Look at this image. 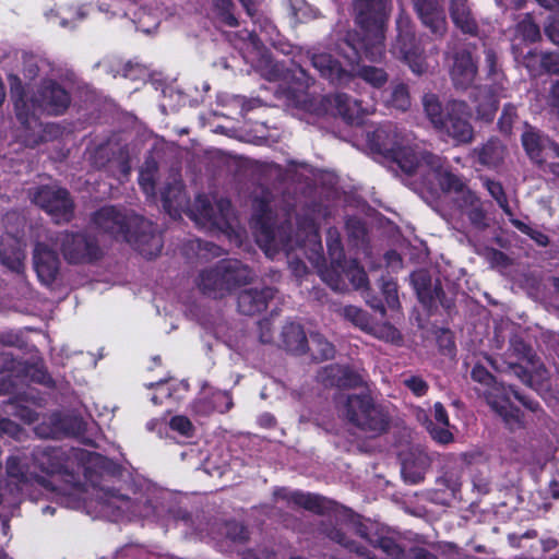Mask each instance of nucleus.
<instances>
[{
    "label": "nucleus",
    "mask_w": 559,
    "mask_h": 559,
    "mask_svg": "<svg viewBox=\"0 0 559 559\" xmlns=\"http://www.w3.org/2000/svg\"><path fill=\"white\" fill-rule=\"evenodd\" d=\"M374 138L372 145L377 150L390 153L405 174L415 176L429 191L440 189L453 193L456 210L467 216L472 226L477 229L488 226L481 200L448 169L442 157L421 150L413 143L411 134L402 133L396 128H379Z\"/></svg>",
    "instance_id": "obj_1"
},
{
    "label": "nucleus",
    "mask_w": 559,
    "mask_h": 559,
    "mask_svg": "<svg viewBox=\"0 0 559 559\" xmlns=\"http://www.w3.org/2000/svg\"><path fill=\"white\" fill-rule=\"evenodd\" d=\"M11 97L14 102L16 118L25 129L24 141L32 146L48 140V134L56 129L52 124L44 126L37 118V112L60 115L70 105L69 93L51 80L44 81L32 95L23 92L21 81L16 75L9 76Z\"/></svg>",
    "instance_id": "obj_2"
},
{
    "label": "nucleus",
    "mask_w": 559,
    "mask_h": 559,
    "mask_svg": "<svg viewBox=\"0 0 559 559\" xmlns=\"http://www.w3.org/2000/svg\"><path fill=\"white\" fill-rule=\"evenodd\" d=\"M97 228L134 247L147 259L158 255L163 240L152 222L115 206H104L93 217Z\"/></svg>",
    "instance_id": "obj_3"
},
{
    "label": "nucleus",
    "mask_w": 559,
    "mask_h": 559,
    "mask_svg": "<svg viewBox=\"0 0 559 559\" xmlns=\"http://www.w3.org/2000/svg\"><path fill=\"white\" fill-rule=\"evenodd\" d=\"M163 207L171 216H179L188 211L191 219L204 228L224 230L229 226L231 213L230 202L226 199L216 200L213 204L206 195H198L192 207H189L182 183L174 178L173 183L162 191Z\"/></svg>",
    "instance_id": "obj_4"
},
{
    "label": "nucleus",
    "mask_w": 559,
    "mask_h": 559,
    "mask_svg": "<svg viewBox=\"0 0 559 559\" xmlns=\"http://www.w3.org/2000/svg\"><path fill=\"white\" fill-rule=\"evenodd\" d=\"M354 12L364 35L360 48L371 61L384 56V26L388 17V0H355Z\"/></svg>",
    "instance_id": "obj_5"
},
{
    "label": "nucleus",
    "mask_w": 559,
    "mask_h": 559,
    "mask_svg": "<svg viewBox=\"0 0 559 559\" xmlns=\"http://www.w3.org/2000/svg\"><path fill=\"white\" fill-rule=\"evenodd\" d=\"M472 378L484 386L479 391L486 397L488 405L502 418L511 430L520 429L525 425L524 415L511 402L512 396L531 411L535 412L537 409L536 403H527L512 389L497 383L492 376L481 366L477 365L473 368Z\"/></svg>",
    "instance_id": "obj_6"
},
{
    "label": "nucleus",
    "mask_w": 559,
    "mask_h": 559,
    "mask_svg": "<svg viewBox=\"0 0 559 559\" xmlns=\"http://www.w3.org/2000/svg\"><path fill=\"white\" fill-rule=\"evenodd\" d=\"M253 277L250 269L238 260H222L199 271L194 283L199 290L212 298H223L237 286Z\"/></svg>",
    "instance_id": "obj_7"
},
{
    "label": "nucleus",
    "mask_w": 559,
    "mask_h": 559,
    "mask_svg": "<svg viewBox=\"0 0 559 559\" xmlns=\"http://www.w3.org/2000/svg\"><path fill=\"white\" fill-rule=\"evenodd\" d=\"M360 47L343 41L333 51L311 48L305 51L312 67L319 74L333 84H344L352 78L354 64L357 62ZM364 53V51H361Z\"/></svg>",
    "instance_id": "obj_8"
},
{
    "label": "nucleus",
    "mask_w": 559,
    "mask_h": 559,
    "mask_svg": "<svg viewBox=\"0 0 559 559\" xmlns=\"http://www.w3.org/2000/svg\"><path fill=\"white\" fill-rule=\"evenodd\" d=\"M397 37L392 52L403 60L413 73L420 75L428 71L429 66L419 46L409 17L401 15L396 22Z\"/></svg>",
    "instance_id": "obj_9"
},
{
    "label": "nucleus",
    "mask_w": 559,
    "mask_h": 559,
    "mask_svg": "<svg viewBox=\"0 0 559 559\" xmlns=\"http://www.w3.org/2000/svg\"><path fill=\"white\" fill-rule=\"evenodd\" d=\"M471 115L467 103L451 100L445 105V118L437 131L450 138L455 144H468L474 140Z\"/></svg>",
    "instance_id": "obj_10"
},
{
    "label": "nucleus",
    "mask_w": 559,
    "mask_h": 559,
    "mask_svg": "<svg viewBox=\"0 0 559 559\" xmlns=\"http://www.w3.org/2000/svg\"><path fill=\"white\" fill-rule=\"evenodd\" d=\"M56 241L60 245L64 259L70 263L91 262L100 255L96 240L85 234L62 233Z\"/></svg>",
    "instance_id": "obj_11"
},
{
    "label": "nucleus",
    "mask_w": 559,
    "mask_h": 559,
    "mask_svg": "<svg viewBox=\"0 0 559 559\" xmlns=\"http://www.w3.org/2000/svg\"><path fill=\"white\" fill-rule=\"evenodd\" d=\"M33 201L57 223L68 222L72 216L73 203L64 189L41 187L34 193Z\"/></svg>",
    "instance_id": "obj_12"
},
{
    "label": "nucleus",
    "mask_w": 559,
    "mask_h": 559,
    "mask_svg": "<svg viewBox=\"0 0 559 559\" xmlns=\"http://www.w3.org/2000/svg\"><path fill=\"white\" fill-rule=\"evenodd\" d=\"M259 206V214L255 221V237L261 249H263L265 254L270 258H273L280 250L292 249V246L280 237L278 231H275L269 224V205L260 203Z\"/></svg>",
    "instance_id": "obj_13"
},
{
    "label": "nucleus",
    "mask_w": 559,
    "mask_h": 559,
    "mask_svg": "<svg viewBox=\"0 0 559 559\" xmlns=\"http://www.w3.org/2000/svg\"><path fill=\"white\" fill-rule=\"evenodd\" d=\"M449 60V74L454 87L462 91L471 87L478 73V67L472 53L461 49L453 52Z\"/></svg>",
    "instance_id": "obj_14"
},
{
    "label": "nucleus",
    "mask_w": 559,
    "mask_h": 559,
    "mask_svg": "<svg viewBox=\"0 0 559 559\" xmlns=\"http://www.w3.org/2000/svg\"><path fill=\"white\" fill-rule=\"evenodd\" d=\"M347 416L357 426L370 431H382L384 421L369 397L352 396L347 402Z\"/></svg>",
    "instance_id": "obj_15"
},
{
    "label": "nucleus",
    "mask_w": 559,
    "mask_h": 559,
    "mask_svg": "<svg viewBox=\"0 0 559 559\" xmlns=\"http://www.w3.org/2000/svg\"><path fill=\"white\" fill-rule=\"evenodd\" d=\"M522 144L530 158L537 164L544 163L549 157L559 158V145L528 124H525Z\"/></svg>",
    "instance_id": "obj_16"
},
{
    "label": "nucleus",
    "mask_w": 559,
    "mask_h": 559,
    "mask_svg": "<svg viewBox=\"0 0 559 559\" xmlns=\"http://www.w3.org/2000/svg\"><path fill=\"white\" fill-rule=\"evenodd\" d=\"M423 24L437 37H443L448 25L444 11L437 0H413Z\"/></svg>",
    "instance_id": "obj_17"
},
{
    "label": "nucleus",
    "mask_w": 559,
    "mask_h": 559,
    "mask_svg": "<svg viewBox=\"0 0 559 559\" xmlns=\"http://www.w3.org/2000/svg\"><path fill=\"white\" fill-rule=\"evenodd\" d=\"M33 264L39 281L50 285L59 271V259L57 253L44 242H38L34 248Z\"/></svg>",
    "instance_id": "obj_18"
},
{
    "label": "nucleus",
    "mask_w": 559,
    "mask_h": 559,
    "mask_svg": "<svg viewBox=\"0 0 559 559\" xmlns=\"http://www.w3.org/2000/svg\"><path fill=\"white\" fill-rule=\"evenodd\" d=\"M506 96V92H503V95L496 93V85L484 84L477 86L472 95L476 118L484 122H491L497 112L500 98Z\"/></svg>",
    "instance_id": "obj_19"
},
{
    "label": "nucleus",
    "mask_w": 559,
    "mask_h": 559,
    "mask_svg": "<svg viewBox=\"0 0 559 559\" xmlns=\"http://www.w3.org/2000/svg\"><path fill=\"white\" fill-rule=\"evenodd\" d=\"M103 511L112 520H119L123 515L148 518L153 514L152 506L134 503L129 498L116 493L108 497Z\"/></svg>",
    "instance_id": "obj_20"
},
{
    "label": "nucleus",
    "mask_w": 559,
    "mask_h": 559,
    "mask_svg": "<svg viewBox=\"0 0 559 559\" xmlns=\"http://www.w3.org/2000/svg\"><path fill=\"white\" fill-rule=\"evenodd\" d=\"M25 250L22 242L7 235L0 241V263L9 271L22 275L25 270Z\"/></svg>",
    "instance_id": "obj_21"
},
{
    "label": "nucleus",
    "mask_w": 559,
    "mask_h": 559,
    "mask_svg": "<svg viewBox=\"0 0 559 559\" xmlns=\"http://www.w3.org/2000/svg\"><path fill=\"white\" fill-rule=\"evenodd\" d=\"M417 418L423 421L430 436L440 443H449L453 439L450 431L448 414L441 403L433 405V420L428 419L423 412L417 414Z\"/></svg>",
    "instance_id": "obj_22"
},
{
    "label": "nucleus",
    "mask_w": 559,
    "mask_h": 559,
    "mask_svg": "<svg viewBox=\"0 0 559 559\" xmlns=\"http://www.w3.org/2000/svg\"><path fill=\"white\" fill-rule=\"evenodd\" d=\"M274 296L271 287L262 289H245L238 296V309L246 316H254L266 309L269 300Z\"/></svg>",
    "instance_id": "obj_23"
},
{
    "label": "nucleus",
    "mask_w": 559,
    "mask_h": 559,
    "mask_svg": "<svg viewBox=\"0 0 559 559\" xmlns=\"http://www.w3.org/2000/svg\"><path fill=\"white\" fill-rule=\"evenodd\" d=\"M449 11L453 24L462 33L472 36L478 35V25L468 0H451Z\"/></svg>",
    "instance_id": "obj_24"
},
{
    "label": "nucleus",
    "mask_w": 559,
    "mask_h": 559,
    "mask_svg": "<svg viewBox=\"0 0 559 559\" xmlns=\"http://www.w3.org/2000/svg\"><path fill=\"white\" fill-rule=\"evenodd\" d=\"M10 483L0 491V503L15 504L24 485V474L19 459L11 457L7 463Z\"/></svg>",
    "instance_id": "obj_25"
},
{
    "label": "nucleus",
    "mask_w": 559,
    "mask_h": 559,
    "mask_svg": "<svg viewBox=\"0 0 559 559\" xmlns=\"http://www.w3.org/2000/svg\"><path fill=\"white\" fill-rule=\"evenodd\" d=\"M331 104L335 107L337 114L349 123H359L364 115L369 114L358 100L343 93L335 94Z\"/></svg>",
    "instance_id": "obj_26"
},
{
    "label": "nucleus",
    "mask_w": 559,
    "mask_h": 559,
    "mask_svg": "<svg viewBox=\"0 0 559 559\" xmlns=\"http://www.w3.org/2000/svg\"><path fill=\"white\" fill-rule=\"evenodd\" d=\"M283 343L287 349H304L309 344L308 338L299 324L288 323L283 328L282 332ZM312 345L320 346L321 340L318 334L310 335Z\"/></svg>",
    "instance_id": "obj_27"
},
{
    "label": "nucleus",
    "mask_w": 559,
    "mask_h": 559,
    "mask_svg": "<svg viewBox=\"0 0 559 559\" xmlns=\"http://www.w3.org/2000/svg\"><path fill=\"white\" fill-rule=\"evenodd\" d=\"M475 153L477 154V159L481 165L489 168H496L503 162L507 150L499 140L491 139L481 147L476 148Z\"/></svg>",
    "instance_id": "obj_28"
},
{
    "label": "nucleus",
    "mask_w": 559,
    "mask_h": 559,
    "mask_svg": "<svg viewBox=\"0 0 559 559\" xmlns=\"http://www.w3.org/2000/svg\"><path fill=\"white\" fill-rule=\"evenodd\" d=\"M414 288L417 293L419 300L425 305H431L435 299L439 298V290L432 288L429 275L424 272H415L411 276Z\"/></svg>",
    "instance_id": "obj_29"
},
{
    "label": "nucleus",
    "mask_w": 559,
    "mask_h": 559,
    "mask_svg": "<svg viewBox=\"0 0 559 559\" xmlns=\"http://www.w3.org/2000/svg\"><path fill=\"white\" fill-rule=\"evenodd\" d=\"M485 64L487 69V78L491 81L490 85H496V93L503 95L507 91L506 78L498 66V58L492 49L485 51Z\"/></svg>",
    "instance_id": "obj_30"
},
{
    "label": "nucleus",
    "mask_w": 559,
    "mask_h": 559,
    "mask_svg": "<svg viewBox=\"0 0 559 559\" xmlns=\"http://www.w3.org/2000/svg\"><path fill=\"white\" fill-rule=\"evenodd\" d=\"M423 107L424 111L426 114V117L430 121V123L433 126L436 130L440 126H442V122L445 118V107H442V104L439 99V97L436 94L428 93L425 94L423 97Z\"/></svg>",
    "instance_id": "obj_31"
},
{
    "label": "nucleus",
    "mask_w": 559,
    "mask_h": 559,
    "mask_svg": "<svg viewBox=\"0 0 559 559\" xmlns=\"http://www.w3.org/2000/svg\"><path fill=\"white\" fill-rule=\"evenodd\" d=\"M343 265L340 262H333L331 267L321 271L322 280L335 292H344L347 284L342 272Z\"/></svg>",
    "instance_id": "obj_32"
},
{
    "label": "nucleus",
    "mask_w": 559,
    "mask_h": 559,
    "mask_svg": "<svg viewBox=\"0 0 559 559\" xmlns=\"http://www.w3.org/2000/svg\"><path fill=\"white\" fill-rule=\"evenodd\" d=\"M157 173V164L154 159H147L143 164L140 176L139 183L142 190L146 195L155 194V175Z\"/></svg>",
    "instance_id": "obj_33"
},
{
    "label": "nucleus",
    "mask_w": 559,
    "mask_h": 559,
    "mask_svg": "<svg viewBox=\"0 0 559 559\" xmlns=\"http://www.w3.org/2000/svg\"><path fill=\"white\" fill-rule=\"evenodd\" d=\"M515 37L526 43H534L540 38L539 27L532 16L526 14L515 27Z\"/></svg>",
    "instance_id": "obj_34"
},
{
    "label": "nucleus",
    "mask_w": 559,
    "mask_h": 559,
    "mask_svg": "<svg viewBox=\"0 0 559 559\" xmlns=\"http://www.w3.org/2000/svg\"><path fill=\"white\" fill-rule=\"evenodd\" d=\"M342 272L344 277H346L354 288L360 289L365 288L368 285L367 274L364 269H361L356 261L345 262L342 267Z\"/></svg>",
    "instance_id": "obj_35"
},
{
    "label": "nucleus",
    "mask_w": 559,
    "mask_h": 559,
    "mask_svg": "<svg viewBox=\"0 0 559 559\" xmlns=\"http://www.w3.org/2000/svg\"><path fill=\"white\" fill-rule=\"evenodd\" d=\"M233 406L231 397L227 392L217 391L213 394V401L211 406L198 403L195 405L197 412L201 414H207L211 411H217L219 413L227 412Z\"/></svg>",
    "instance_id": "obj_36"
},
{
    "label": "nucleus",
    "mask_w": 559,
    "mask_h": 559,
    "mask_svg": "<svg viewBox=\"0 0 559 559\" xmlns=\"http://www.w3.org/2000/svg\"><path fill=\"white\" fill-rule=\"evenodd\" d=\"M484 186L490 193V195L497 201L499 206L503 210L506 215L510 218L514 216L512 210L509 206L508 200L506 198L503 188L500 182L493 181L490 179H484Z\"/></svg>",
    "instance_id": "obj_37"
},
{
    "label": "nucleus",
    "mask_w": 559,
    "mask_h": 559,
    "mask_svg": "<svg viewBox=\"0 0 559 559\" xmlns=\"http://www.w3.org/2000/svg\"><path fill=\"white\" fill-rule=\"evenodd\" d=\"M389 103L392 107L406 110L411 106L408 88L405 84L399 83L392 87Z\"/></svg>",
    "instance_id": "obj_38"
},
{
    "label": "nucleus",
    "mask_w": 559,
    "mask_h": 559,
    "mask_svg": "<svg viewBox=\"0 0 559 559\" xmlns=\"http://www.w3.org/2000/svg\"><path fill=\"white\" fill-rule=\"evenodd\" d=\"M358 75L374 87H380L388 81V74L383 69L376 67H361Z\"/></svg>",
    "instance_id": "obj_39"
},
{
    "label": "nucleus",
    "mask_w": 559,
    "mask_h": 559,
    "mask_svg": "<svg viewBox=\"0 0 559 559\" xmlns=\"http://www.w3.org/2000/svg\"><path fill=\"white\" fill-rule=\"evenodd\" d=\"M213 5L217 16L226 25L234 27L238 24L237 19L231 12L233 2L230 0H214Z\"/></svg>",
    "instance_id": "obj_40"
},
{
    "label": "nucleus",
    "mask_w": 559,
    "mask_h": 559,
    "mask_svg": "<svg viewBox=\"0 0 559 559\" xmlns=\"http://www.w3.org/2000/svg\"><path fill=\"white\" fill-rule=\"evenodd\" d=\"M296 504L304 507L305 509L320 512L321 511V498L310 493L293 492L289 497Z\"/></svg>",
    "instance_id": "obj_41"
},
{
    "label": "nucleus",
    "mask_w": 559,
    "mask_h": 559,
    "mask_svg": "<svg viewBox=\"0 0 559 559\" xmlns=\"http://www.w3.org/2000/svg\"><path fill=\"white\" fill-rule=\"evenodd\" d=\"M511 224L519 229L521 233L528 235L533 240H535L539 246H547L549 242L548 237L536 229H533L527 224L516 219L514 216L510 218Z\"/></svg>",
    "instance_id": "obj_42"
},
{
    "label": "nucleus",
    "mask_w": 559,
    "mask_h": 559,
    "mask_svg": "<svg viewBox=\"0 0 559 559\" xmlns=\"http://www.w3.org/2000/svg\"><path fill=\"white\" fill-rule=\"evenodd\" d=\"M43 64L44 61L38 57L27 52L23 53V73L26 79H35Z\"/></svg>",
    "instance_id": "obj_43"
},
{
    "label": "nucleus",
    "mask_w": 559,
    "mask_h": 559,
    "mask_svg": "<svg viewBox=\"0 0 559 559\" xmlns=\"http://www.w3.org/2000/svg\"><path fill=\"white\" fill-rule=\"evenodd\" d=\"M516 118L518 112L515 106L512 104H506L498 121L500 131L507 134L510 133Z\"/></svg>",
    "instance_id": "obj_44"
},
{
    "label": "nucleus",
    "mask_w": 559,
    "mask_h": 559,
    "mask_svg": "<svg viewBox=\"0 0 559 559\" xmlns=\"http://www.w3.org/2000/svg\"><path fill=\"white\" fill-rule=\"evenodd\" d=\"M343 314L347 320L362 330L366 329L369 324L367 313L355 306L344 307Z\"/></svg>",
    "instance_id": "obj_45"
},
{
    "label": "nucleus",
    "mask_w": 559,
    "mask_h": 559,
    "mask_svg": "<svg viewBox=\"0 0 559 559\" xmlns=\"http://www.w3.org/2000/svg\"><path fill=\"white\" fill-rule=\"evenodd\" d=\"M147 389H154L155 392L151 396V401L153 404L163 403L164 399L171 396L170 385L167 381L158 380L155 383L145 384Z\"/></svg>",
    "instance_id": "obj_46"
},
{
    "label": "nucleus",
    "mask_w": 559,
    "mask_h": 559,
    "mask_svg": "<svg viewBox=\"0 0 559 559\" xmlns=\"http://www.w3.org/2000/svg\"><path fill=\"white\" fill-rule=\"evenodd\" d=\"M169 426L171 430L177 431L179 435L187 438L191 437L194 431V427L190 419L181 415L173 417Z\"/></svg>",
    "instance_id": "obj_47"
},
{
    "label": "nucleus",
    "mask_w": 559,
    "mask_h": 559,
    "mask_svg": "<svg viewBox=\"0 0 559 559\" xmlns=\"http://www.w3.org/2000/svg\"><path fill=\"white\" fill-rule=\"evenodd\" d=\"M432 337L439 349H452L455 346L453 334L448 329H437L432 332Z\"/></svg>",
    "instance_id": "obj_48"
},
{
    "label": "nucleus",
    "mask_w": 559,
    "mask_h": 559,
    "mask_svg": "<svg viewBox=\"0 0 559 559\" xmlns=\"http://www.w3.org/2000/svg\"><path fill=\"white\" fill-rule=\"evenodd\" d=\"M382 293L384 295L385 301L391 309H396L400 306L399 296H397V286L393 281H382Z\"/></svg>",
    "instance_id": "obj_49"
},
{
    "label": "nucleus",
    "mask_w": 559,
    "mask_h": 559,
    "mask_svg": "<svg viewBox=\"0 0 559 559\" xmlns=\"http://www.w3.org/2000/svg\"><path fill=\"white\" fill-rule=\"evenodd\" d=\"M540 63L547 72L559 74V53L542 55Z\"/></svg>",
    "instance_id": "obj_50"
},
{
    "label": "nucleus",
    "mask_w": 559,
    "mask_h": 559,
    "mask_svg": "<svg viewBox=\"0 0 559 559\" xmlns=\"http://www.w3.org/2000/svg\"><path fill=\"white\" fill-rule=\"evenodd\" d=\"M545 33L555 45H559V15L549 17L545 24Z\"/></svg>",
    "instance_id": "obj_51"
},
{
    "label": "nucleus",
    "mask_w": 559,
    "mask_h": 559,
    "mask_svg": "<svg viewBox=\"0 0 559 559\" xmlns=\"http://www.w3.org/2000/svg\"><path fill=\"white\" fill-rule=\"evenodd\" d=\"M328 246L330 253L333 258V262H340L338 258L342 257V248L340 238L336 231L329 230Z\"/></svg>",
    "instance_id": "obj_52"
},
{
    "label": "nucleus",
    "mask_w": 559,
    "mask_h": 559,
    "mask_svg": "<svg viewBox=\"0 0 559 559\" xmlns=\"http://www.w3.org/2000/svg\"><path fill=\"white\" fill-rule=\"evenodd\" d=\"M404 383L417 396L424 395L428 389L427 383L418 377H411Z\"/></svg>",
    "instance_id": "obj_53"
},
{
    "label": "nucleus",
    "mask_w": 559,
    "mask_h": 559,
    "mask_svg": "<svg viewBox=\"0 0 559 559\" xmlns=\"http://www.w3.org/2000/svg\"><path fill=\"white\" fill-rule=\"evenodd\" d=\"M192 243L197 245V248L199 249V253L198 254H199L200 258H206L207 253L213 255V257L221 255V249L217 246L213 245V243L203 242L201 240H195Z\"/></svg>",
    "instance_id": "obj_54"
},
{
    "label": "nucleus",
    "mask_w": 559,
    "mask_h": 559,
    "mask_svg": "<svg viewBox=\"0 0 559 559\" xmlns=\"http://www.w3.org/2000/svg\"><path fill=\"white\" fill-rule=\"evenodd\" d=\"M338 381L341 385L356 386L362 382V376L352 371H343V376Z\"/></svg>",
    "instance_id": "obj_55"
},
{
    "label": "nucleus",
    "mask_w": 559,
    "mask_h": 559,
    "mask_svg": "<svg viewBox=\"0 0 559 559\" xmlns=\"http://www.w3.org/2000/svg\"><path fill=\"white\" fill-rule=\"evenodd\" d=\"M27 374L31 377L32 380H34L36 382L44 383V384L50 383V378L46 373V371L43 369V367H38V366L32 367L31 369L27 370Z\"/></svg>",
    "instance_id": "obj_56"
},
{
    "label": "nucleus",
    "mask_w": 559,
    "mask_h": 559,
    "mask_svg": "<svg viewBox=\"0 0 559 559\" xmlns=\"http://www.w3.org/2000/svg\"><path fill=\"white\" fill-rule=\"evenodd\" d=\"M246 35L248 38V41L245 43L246 49L249 50L252 48V50H254L258 56H261L263 60L269 62L266 57L261 52V41L258 38V36L255 34L249 33V32H247Z\"/></svg>",
    "instance_id": "obj_57"
},
{
    "label": "nucleus",
    "mask_w": 559,
    "mask_h": 559,
    "mask_svg": "<svg viewBox=\"0 0 559 559\" xmlns=\"http://www.w3.org/2000/svg\"><path fill=\"white\" fill-rule=\"evenodd\" d=\"M227 534L234 540H242L247 536L245 527L238 523L228 524L227 525Z\"/></svg>",
    "instance_id": "obj_58"
},
{
    "label": "nucleus",
    "mask_w": 559,
    "mask_h": 559,
    "mask_svg": "<svg viewBox=\"0 0 559 559\" xmlns=\"http://www.w3.org/2000/svg\"><path fill=\"white\" fill-rule=\"evenodd\" d=\"M226 329L224 326H221L217 331V333H222L224 334L223 335V341H222V345H225L227 347H234V346H238L239 345V337L236 333H226Z\"/></svg>",
    "instance_id": "obj_59"
},
{
    "label": "nucleus",
    "mask_w": 559,
    "mask_h": 559,
    "mask_svg": "<svg viewBox=\"0 0 559 559\" xmlns=\"http://www.w3.org/2000/svg\"><path fill=\"white\" fill-rule=\"evenodd\" d=\"M19 337L11 332H0V346H17Z\"/></svg>",
    "instance_id": "obj_60"
},
{
    "label": "nucleus",
    "mask_w": 559,
    "mask_h": 559,
    "mask_svg": "<svg viewBox=\"0 0 559 559\" xmlns=\"http://www.w3.org/2000/svg\"><path fill=\"white\" fill-rule=\"evenodd\" d=\"M260 328V341L261 344L266 345L271 340V325L269 321H262L259 323Z\"/></svg>",
    "instance_id": "obj_61"
},
{
    "label": "nucleus",
    "mask_w": 559,
    "mask_h": 559,
    "mask_svg": "<svg viewBox=\"0 0 559 559\" xmlns=\"http://www.w3.org/2000/svg\"><path fill=\"white\" fill-rule=\"evenodd\" d=\"M295 78L300 83L301 87L307 88L313 84V79L302 68L298 69Z\"/></svg>",
    "instance_id": "obj_62"
},
{
    "label": "nucleus",
    "mask_w": 559,
    "mask_h": 559,
    "mask_svg": "<svg viewBox=\"0 0 559 559\" xmlns=\"http://www.w3.org/2000/svg\"><path fill=\"white\" fill-rule=\"evenodd\" d=\"M381 332L383 333L381 337H384L386 341L395 342L400 338L399 331L391 326V325H383L380 328Z\"/></svg>",
    "instance_id": "obj_63"
},
{
    "label": "nucleus",
    "mask_w": 559,
    "mask_h": 559,
    "mask_svg": "<svg viewBox=\"0 0 559 559\" xmlns=\"http://www.w3.org/2000/svg\"><path fill=\"white\" fill-rule=\"evenodd\" d=\"M549 103L559 111V81L551 87Z\"/></svg>",
    "instance_id": "obj_64"
}]
</instances>
